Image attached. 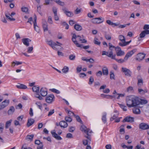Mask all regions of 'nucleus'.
Returning a JSON list of instances; mask_svg holds the SVG:
<instances>
[{"instance_id": "nucleus-21", "label": "nucleus", "mask_w": 149, "mask_h": 149, "mask_svg": "<svg viewBox=\"0 0 149 149\" xmlns=\"http://www.w3.org/2000/svg\"><path fill=\"white\" fill-rule=\"evenodd\" d=\"M138 91L139 93L142 95H144L146 93H147L148 92V89H143L141 88H139Z\"/></svg>"}, {"instance_id": "nucleus-32", "label": "nucleus", "mask_w": 149, "mask_h": 149, "mask_svg": "<svg viewBox=\"0 0 149 149\" xmlns=\"http://www.w3.org/2000/svg\"><path fill=\"white\" fill-rule=\"evenodd\" d=\"M34 137V135H27L26 136V139L28 141H31L33 140Z\"/></svg>"}, {"instance_id": "nucleus-54", "label": "nucleus", "mask_w": 149, "mask_h": 149, "mask_svg": "<svg viewBox=\"0 0 149 149\" xmlns=\"http://www.w3.org/2000/svg\"><path fill=\"white\" fill-rule=\"evenodd\" d=\"M22 11L26 13L28 11V9L27 7H23L21 8Z\"/></svg>"}, {"instance_id": "nucleus-43", "label": "nucleus", "mask_w": 149, "mask_h": 149, "mask_svg": "<svg viewBox=\"0 0 149 149\" xmlns=\"http://www.w3.org/2000/svg\"><path fill=\"white\" fill-rule=\"evenodd\" d=\"M119 106L124 111H126L127 110V107L125 106L122 104H120Z\"/></svg>"}, {"instance_id": "nucleus-58", "label": "nucleus", "mask_w": 149, "mask_h": 149, "mask_svg": "<svg viewBox=\"0 0 149 149\" xmlns=\"http://www.w3.org/2000/svg\"><path fill=\"white\" fill-rule=\"evenodd\" d=\"M54 18L56 21H58L59 20V17L57 15V13L54 14Z\"/></svg>"}, {"instance_id": "nucleus-4", "label": "nucleus", "mask_w": 149, "mask_h": 149, "mask_svg": "<svg viewBox=\"0 0 149 149\" xmlns=\"http://www.w3.org/2000/svg\"><path fill=\"white\" fill-rule=\"evenodd\" d=\"M118 38L121 41V42H120L119 43V45L121 47L126 46L131 42V40L128 42H126L125 38L122 35H119Z\"/></svg>"}, {"instance_id": "nucleus-45", "label": "nucleus", "mask_w": 149, "mask_h": 149, "mask_svg": "<svg viewBox=\"0 0 149 149\" xmlns=\"http://www.w3.org/2000/svg\"><path fill=\"white\" fill-rule=\"evenodd\" d=\"M33 49V47H29L27 48V52L29 53H31Z\"/></svg>"}, {"instance_id": "nucleus-5", "label": "nucleus", "mask_w": 149, "mask_h": 149, "mask_svg": "<svg viewBox=\"0 0 149 149\" xmlns=\"http://www.w3.org/2000/svg\"><path fill=\"white\" fill-rule=\"evenodd\" d=\"M107 55L108 57L111 58L112 59L115 60L116 61L119 63H122L127 61L126 60H125V57L123 59H116L115 58L116 56V54H114V55H112V53L111 52L109 54Z\"/></svg>"}, {"instance_id": "nucleus-27", "label": "nucleus", "mask_w": 149, "mask_h": 149, "mask_svg": "<svg viewBox=\"0 0 149 149\" xmlns=\"http://www.w3.org/2000/svg\"><path fill=\"white\" fill-rule=\"evenodd\" d=\"M74 29L77 31H80L82 29V27L79 24H75L74 26Z\"/></svg>"}, {"instance_id": "nucleus-56", "label": "nucleus", "mask_w": 149, "mask_h": 149, "mask_svg": "<svg viewBox=\"0 0 149 149\" xmlns=\"http://www.w3.org/2000/svg\"><path fill=\"white\" fill-rule=\"evenodd\" d=\"M105 38L107 40H110L111 39V36L109 34H105Z\"/></svg>"}, {"instance_id": "nucleus-47", "label": "nucleus", "mask_w": 149, "mask_h": 149, "mask_svg": "<svg viewBox=\"0 0 149 149\" xmlns=\"http://www.w3.org/2000/svg\"><path fill=\"white\" fill-rule=\"evenodd\" d=\"M35 104L36 105L38 108L41 109L42 108V105L40 102H36Z\"/></svg>"}, {"instance_id": "nucleus-42", "label": "nucleus", "mask_w": 149, "mask_h": 149, "mask_svg": "<svg viewBox=\"0 0 149 149\" xmlns=\"http://www.w3.org/2000/svg\"><path fill=\"white\" fill-rule=\"evenodd\" d=\"M94 43L95 44L98 45H100V42L98 41V39L95 38L94 39Z\"/></svg>"}, {"instance_id": "nucleus-12", "label": "nucleus", "mask_w": 149, "mask_h": 149, "mask_svg": "<svg viewBox=\"0 0 149 149\" xmlns=\"http://www.w3.org/2000/svg\"><path fill=\"white\" fill-rule=\"evenodd\" d=\"M40 93L42 96L45 97L47 94V90L45 88H42L40 90Z\"/></svg>"}, {"instance_id": "nucleus-39", "label": "nucleus", "mask_w": 149, "mask_h": 149, "mask_svg": "<svg viewBox=\"0 0 149 149\" xmlns=\"http://www.w3.org/2000/svg\"><path fill=\"white\" fill-rule=\"evenodd\" d=\"M87 140H84L83 141V144L85 145H87L89 143H90L91 141V138H90V140L87 139Z\"/></svg>"}, {"instance_id": "nucleus-46", "label": "nucleus", "mask_w": 149, "mask_h": 149, "mask_svg": "<svg viewBox=\"0 0 149 149\" xmlns=\"http://www.w3.org/2000/svg\"><path fill=\"white\" fill-rule=\"evenodd\" d=\"M75 58V56L74 54H70L69 56V58L71 60H74Z\"/></svg>"}, {"instance_id": "nucleus-3", "label": "nucleus", "mask_w": 149, "mask_h": 149, "mask_svg": "<svg viewBox=\"0 0 149 149\" xmlns=\"http://www.w3.org/2000/svg\"><path fill=\"white\" fill-rule=\"evenodd\" d=\"M80 129L82 132H84L86 134V135H85V136L90 140V136L91 135V134L93 132L92 131L87 128L84 125H82Z\"/></svg>"}, {"instance_id": "nucleus-10", "label": "nucleus", "mask_w": 149, "mask_h": 149, "mask_svg": "<svg viewBox=\"0 0 149 149\" xmlns=\"http://www.w3.org/2000/svg\"><path fill=\"white\" fill-rule=\"evenodd\" d=\"M9 103L8 100H5L0 104V110L4 109L7 106Z\"/></svg>"}, {"instance_id": "nucleus-17", "label": "nucleus", "mask_w": 149, "mask_h": 149, "mask_svg": "<svg viewBox=\"0 0 149 149\" xmlns=\"http://www.w3.org/2000/svg\"><path fill=\"white\" fill-rule=\"evenodd\" d=\"M42 26L44 32H46L48 30L47 23L44 19H43L42 20Z\"/></svg>"}, {"instance_id": "nucleus-53", "label": "nucleus", "mask_w": 149, "mask_h": 149, "mask_svg": "<svg viewBox=\"0 0 149 149\" xmlns=\"http://www.w3.org/2000/svg\"><path fill=\"white\" fill-rule=\"evenodd\" d=\"M48 22L50 24H52L53 23V21L52 19V18L51 16H49L48 17Z\"/></svg>"}, {"instance_id": "nucleus-62", "label": "nucleus", "mask_w": 149, "mask_h": 149, "mask_svg": "<svg viewBox=\"0 0 149 149\" xmlns=\"http://www.w3.org/2000/svg\"><path fill=\"white\" fill-rule=\"evenodd\" d=\"M110 90L109 89L107 88L103 90V92L105 93H108L110 92Z\"/></svg>"}, {"instance_id": "nucleus-25", "label": "nucleus", "mask_w": 149, "mask_h": 149, "mask_svg": "<svg viewBox=\"0 0 149 149\" xmlns=\"http://www.w3.org/2000/svg\"><path fill=\"white\" fill-rule=\"evenodd\" d=\"M35 122L34 120L32 118H30L28 120L27 123V126L28 127L30 126L33 125Z\"/></svg>"}, {"instance_id": "nucleus-22", "label": "nucleus", "mask_w": 149, "mask_h": 149, "mask_svg": "<svg viewBox=\"0 0 149 149\" xmlns=\"http://www.w3.org/2000/svg\"><path fill=\"white\" fill-rule=\"evenodd\" d=\"M59 125L61 127L66 128L68 126V125L67 123L65 121H62L59 123Z\"/></svg>"}, {"instance_id": "nucleus-6", "label": "nucleus", "mask_w": 149, "mask_h": 149, "mask_svg": "<svg viewBox=\"0 0 149 149\" xmlns=\"http://www.w3.org/2000/svg\"><path fill=\"white\" fill-rule=\"evenodd\" d=\"M104 21V18L102 17L94 18L91 19L92 22L94 24H100Z\"/></svg>"}, {"instance_id": "nucleus-41", "label": "nucleus", "mask_w": 149, "mask_h": 149, "mask_svg": "<svg viewBox=\"0 0 149 149\" xmlns=\"http://www.w3.org/2000/svg\"><path fill=\"white\" fill-rule=\"evenodd\" d=\"M5 15L6 17L9 19L11 21H14L15 20V19L13 18L10 17L8 15L7 13H5Z\"/></svg>"}, {"instance_id": "nucleus-50", "label": "nucleus", "mask_w": 149, "mask_h": 149, "mask_svg": "<svg viewBox=\"0 0 149 149\" xmlns=\"http://www.w3.org/2000/svg\"><path fill=\"white\" fill-rule=\"evenodd\" d=\"M4 124L2 123H0V134L2 133L3 129Z\"/></svg>"}, {"instance_id": "nucleus-28", "label": "nucleus", "mask_w": 149, "mask_h": 149, "mask_svg": "<svg viewBox=\"0 0 149 149\" xmlns=\"http://www.w3.org/2000/svg\"><path fill=\"white\" fill-rule=\"evenodd\" d=\"M107 113L106 112L103 113V115L102 118V122L104 123H107Z\"/></svg>"}, {"instance_id": "nucleus-52", "label": "nucleus", "mask_w": 149, "mask_h": 149, "mask_svg": "<svg viewBox=\"0 0 149 149\" xmlns=\"http://www.w3.org/2000/svg\"><path fill=\"white\" fill-rule=\"evenodd\" d=\"M51 91L54 93H56L57 94H59L60 93V91L55 88H53L51 89Z\"/></svg>"}, {"instance_id": "nucleus-20", "label": "nucleus", "mask_w": 149, "mask_h": 149, "mask_svg": "<svg viewBox=\"0 0 149 149\" xmlns=\"http://www.w3.org/2000/svg\"><path fill=\"white\" fill-rule=\"evenodd\" d=\"M114 112L115 113L114 114L113 116L111 117L110 119V120L111 121L115 119L118 116V113L117 110H114Z\"/></svg>"}, {"instance_id": "nucleus-26", "label": "nucleus", "mask_w": 149, "mask_h": 149, "mask_svg": "<svg viewBox=\"0 0 149 149\" xmlns=\"http://www.w3.org/2000/svg\"><path fill=\"white\" fill-rule=\"evenodd\" d=\"M32 90L33 92L36 93H38L39 90V87L38 86H35L32 88Z\"/></svg>"}, {"instance_id": "nucleus-63", "label": "nucleus", "mask_w": 149, "mask_h": 149, "mask_svg": "<svg viewBox=\"0 0 149 149\" xmlns=\"http://www.w3.org/2000/svg\"><path fill=\"white\" fill-rule=\"evenodd\" d=\"M52 10L54 14L57 13V8L56 7H53Z\"/></svg>"}, {"instance_id": "nucleus-48", "label": "nucleus", "mask_w": 149, "mask_h": 149, "mask_svg": "<svg viewBox=\"0 0 149 149\" xmlns=\"http://www.w3.org/2000/svg\"><path fill=\"white\" fill-rule=\"evenodd\" d=\"M54 112V109H51L50 111L49 112L47 116H52Z\"/></svg>"}, {"instance_id": "nucleus-33", "label": "nucleus", "mask_w": 149, "mask_h": 149, "mask_svg": "<svg viewBox=\"0 0 149 149\" xmlns=\"http://www.w3.org/2000/svg\"><path fill=\"white\" fill-rule=\"evenodd\" d=\"M100 96L103 98H105L106 99L111 98L112 97V96L106 95L104 94H101L100 95Z\"/></svg>"}, {"instance_id": "nucleus-57", "label": "nucleus", "mask_w": 149, "mask_h": 149, "mask_svg": "<svg viewBox=\"0 0 149 149\" xmlns=\"http://www.w3.org/2000/svg\"><path fill=\"white\" fill-rule=\"evenodd\" d=\"M114 75L113 72L111 71L110 72V78L111 79H114Z\"/></svg>"}, {"instance_id": "nucleus-15", "label": "nucleus", "mask_w": 149, "mask_h": 149, "mask_svg": "<svg viewBox=\"0 0 149 149\" xmlns=\"http://www.w3.org/2000/svg\"><path fill=\"white\" fill-rule=\"evenodd\" d=\"M122 71L124 73L125 75L129 77L131 76L132 72L130 70L126 68H122Z\"/></svg>"}, {"instance_id": "nucleus-16", "label": "nucleus", "mask_w": 149, "mask_h": 149, "mask_svg": "<svg viewBox=\"0 0 149 149\" xmlns=\"http://www.w3.org/2000/svg\"><path fill=\"white\" fill-rule=\"evenodd\" d=\"M140 129L146 130L149 129V125L144 123H141L139 125Z\"/></svg>"}, {"instance_id": "nucleus-44", "label": "nucleus", "mask_w": 149, "mask_h": 149, "mask_svg": "<svg viewBox=\"0 0 149 149\" xmlns=\"http://www.w3.org/2000/svg\"><path fill=\"white\" fill-rule=\"evenodd\" d=\"M65 121L66 122H70L72 121V118L70 117L66 116L65 118Z\"/></svg>"}, {"instance_id": "nucleus-61", "label": "nucleus", "mask_w": 149, "mask_h": 149, "mask_svg": "<svg viewBox=\"0 0 149 149\" xmlns=\"http://www.w3.org/2000/svg\"><path fill=\"white\" fill-rule=\"evenodd\" d=\"M68 111V115L69 116H74V115H75V114L72 112L70 111Z\"/></svg>"}, {"instance_id": "nucleus-36", "label": "nucleus", "mask_w": 149, "mask_h": 149, "mask_svg": "<svg viewBox=\"0 0 149 149\" xmlns=\"http://www.w3.org/2000/svg\"><path fill=\"white\" fill-rule=\"evenodd\" d=\"M68 70L69 68L66 66H65L62 70V72L65 74L68 72Z\"/></svg>"}, {"instance_id": "nucleus-8", "label": "nucleus", "mask_w": 149, "mask_h": 149, "mask_svg": "<svg viewBox=\"0 0 149 149\" xmlns=\"http://www.w3.org/2000/svg\"><path fill=\"white\" fill-rule=\"evenodd\" d=\"M47 44L52 47L54 49L57 50V47L58 46L60 45H57L56 43L53 42L52 40H47L46 41Z\"/></svg>"}, {"instance_id": "nucleus-59", "label": "nucleus", "mask_w": 149, "mask_h": 149, "mask_svg": "<svg viewBox=\"0 0 149 149\" xmlns=\"http://www.w3.org/2000/svg\"><path fill=\"white\" fill-rule=\"evenodd\" d=\"M106 22L109 25L113 26V23L111 22L110 20H108L106 21Z\"/></svg>"}, {"instance_id": "nucleus-29", "label": "nucleus", "mask_w": 149, "mask_h": 149, "mask_svg": "<svg viewBox=\"0 0 149 149\" xmlns=\"http://www.w3.org/2000/svg\"><path fill=\"white\" fill-rule=\"evenodd\" d=\"M113 47H111V49H109V50H110V51L109 52H106L105 51H103L102 52V55H106L107 56H108L107 55L108 54H109L111 52L112 53V55H113V52H112L113 49Z\"/></svg>"}, {"instance_id": "nucleus-14", "label": "nucleus", "mask_w": 149, "mask_h": 149, "mask_svg": "<svg viewBox=\"0 0 149 149\" xmlns=\"http://www.w3.org/2000/svg\"><path fill=\"white\" fill-rule=\"evenodd\" d=\"M146 55L143 53H139L137 54L136 60L140 61L144 58Z\"/></svg>"}, {"instance_id": "nucleus-31", "label": "nucleus", "mask_w": 149, "mask_h": 149, "mask_svg": "<svg viewBox=\"0 0 149 149\" xmlns=\"http://www.w3.org/2000/svg\"><path fill=\"white\" fill-rule=\"evenodd\" d=\"M63 10L65 13L68 17H72L73 16V14L72 12L66 10Z\"/></svg>"}, {"instance_id": "nucleus-7", "label": "nucleus", "mask_w": 149, "mask_h": 149, "mask_svg": "<svg viewBox=\"0 0 149 149\" xmlns=\"http://www.w3.org/2000/svg\"><path fill=\"white\" fill-rule=\"evenodd\" d=\"M54 100V96L53 94H49L46 97L45 101L47 103H51Z\"/></svg>"}, {"instance_id": "nucleus-40", "label": "nucleus", "mask_w": 149, "mask_h": 149, "mask_svg": "<svg viewBox=\"0 0 149 149\" xmlns=\"http://www.w3.org/2000/svg\"><path fill=\"white\" fill-rule=\"evenodd\" d=\"M74 116L75 118H76V120L78 122H79L80 123H82L81 119L79 116L75 114Z\"/></svg>"}, {"instance_id": "nucleus-37", "label": "nucleus", "mask_w": 149, "mask_h": 149, "mask_svg": "<svg viewBox=\"0 0 149 149\" xmlns=\"http://www.w3.org/2000/svg\"><path fill=\"white\" fill-rule=\"evenodd\" d=\"M33 26H34V30L38 33H39L40 32V30L39 27L37 25V23L33 24Z\"/></svg>"}, {"instance_id": "nucleus-24", "label": "nucleus", "mask_w": 149, "mask_h": 149, "mask_svg": "<svg viewBox=\"0 0 149 149\" xmlns=\"http://www.w3.org/2000/svg\"><path fill=\"white\" fill-rule=\"evenodd\" d=\"M16 87L18 88L23 89L27 88V87L26 86L20 83H18V85L16 86Z\"/></svg>"}, {"instance_id": "nucleus-38", "label": "nucleus", "mask_w": 149, "mask_h": 149, "mask_svg": "<svg viewBox=\"0 0 149 149\" xmlns=\"http://www.w3.org/2000/svg\"><path fill=\"white\" fill-rule=\"evenodd\" d=\"M12 121V120H10L6 122L5 126L6 129L8 128V127L10 125Z\"/></svg>"}, {"instance_id": "nucleus-64", "label": "nucleus", "mask_w": 149, "mask_h": 149, "mask_svg": "<svg viewBox=\"0 0 149 149\" xmlns=\"http://www.w3.org/2000/svg\"><path fill=\"white\" fill-rule=\"evenodd\" d=\"M37 149H43V145L42 143H41V144H40L37 147Z\"/></svg>"}, {"instance_id": "nucleus-13", "label": "nucleus", "mask_w": 149, "mask_h": 149, "mask_svg": "<svg viewBox=\"0 0 149 149\" xmlns=\"http://www.w3.org/2000/svg\"><path fill=\"white\" fill-rule=\"evenodd\" d=\"M52 136L55 139L58 140H61L62 139L61 137L56 133V130H54L51 131Z\"/></svg>"}, {"instance_id": "nucleus-18", "label": "nucleus", "mask_w": 149, "mask_h": 149, "mask_svg": "<svg viewBox=\"0 0 149 149\" xmlns=\"http://www.w3.org/2000/svg\"><path fill=\"white\" fill-rule=\"evenodd\" d=\"M134 121V118L129 116L126 117L123 120V123L126 122H133Z\"/></svg>"}, {"instance_id": "nucleus-23", "label": "nucleus", "mask_w": 149, "mask_h": 149, "mask_svg": "<svg viewBox=\"0 0 149 149\" xmlns=\"http://www.w3.org/2000/svg\"><path fill=\"white\" fill-rule=\"evenodd\" d=\"M15 109L13 106H11L10 107L8 111V114L9 115L12 114L15 111Z\"/></svg>"}, {"instance_id": "nucleus-2", "label": "nucleus", "mask_w": 149, "mask_h": 149, "mask_svg": "<svg viewBox=\"0 0 149 149\" xmlns=\"http://www.w3.org/2000/svg\"><path fill=\"white\" fill-rule=\"evenodd\" d=\"M72 40L73 42L75 44L76 46L78 47H82L83 45L79 44L78 43L77 41H76V39L77 40H79L80 41H81L82 43H86L87 41L84 39H82L81 36H77L74 33L72 34Z\"/></svg>"}, {"instance_id": "nucleus-9", "label": "nucleus", "mask_w": 149, "mask_h": 149, "mask_svg": "<svg viewBox=\"0 0 149 149\" xmlns=\"http://www.w3.org/2000/svg\"><path fill=\"white\" fill-rule=\"evenodd\" d=\"M115 50L116 51L117 55L118 56H123L125 54V52L124 51L121 50V48L119 47H116Z\"/></svg>"}, {"instance_id": "nucleus-11", "label": "nucleus", "mask_w": 149, "mask_h": 149, "mask_svg": "<svg viewBox=\"0 0 149 149\" xmlns=\"http://www.w3.org/2000/svg\"><path fill=\"white\" fill-rule=\"evenodd\" d=\"M136 51V49H134L128 52L125 57V59L127 61L128 58L131 57Z\"/></svg>"}, {"instance_id": "nucleus-60", "label": "nucleus", "mask_w": 149, "mask_h": 149, "mask_svg": "<svg viewBox=\"0 0 149 149\" xmlns=\"http://www.w3.org/2000/svg\"><path fill=\"white\" fill-rule=\"evenodd\" d=\"M75 130V128L73 127H70L69 129V131L70 132H73Z\"/></svg>"}, {"instance_id": "nucleus-34", "label": "nucleus", "mask_w": 149, "mask_h": 149, "mask_svg": "<svg viewBox=\"0 0 149 149\" xmlns=\"http://www.w3.org/2000/svg\"><path fill=\"white\" fill-rule=\"evenodd\" d=\"M133 112L135 114H139L140 113V111L139 108H135L133 109Z\"/></svg>"}, {"instance_id": "nucleus-19", "label": "nucleus", "mask_w": 149, "mask_h": 149, "mask_svg": "<svg viewBox=\"0 0 149 149\" xmlns=\"http://www.w3.org/2000/svg\"><path fill=\"white\" fill-rule=\"evenodd\" d=\"M22 40L24 44L26 46H29V42L31 41V40L28 38H23L22 39Z\"/></svg>"}, {"instance_id": "nucleus-51", "label": "nucleus", "mask_w": 149, "mask_h": 149, "mask_svg": "<svg viewBox=\"0 0 149 149\" xmlns=\"http://www.w3.org/2000/svg\"><path fill=\"white\" fill-rule=\"evenodd\" d=\"M133 88L132 86H129L127 89V91L128 92H131L133 91Z\"/></svg>"}, {"instance_id": "nucleus-1", "label": "nucleus", "mask_w": 149, "mask_h": 149, "mask_svg": "<svg viewBox=\"0 0 149 149\" xmlns=\"http://www.w3.org/2000/svg\"><path fill=\"white\" fill-rule=\"evenodd\" d=\"M126 100L127 105L129 107H136L141 104H146L148 103L147 100H141L140 101L138 97L132 95L127 96Z\"/></svg>"}, {"instance_id": "nucleus-55", "label": "nucleus", "mask_w": 149, "mask_h": 149, "mask_svg": "<svg viewBox=\"0 0 149 149\" xmlns=\"http://www.w3.org/2000/svg\"><path fill=\"white\" fill-rule=\"evenodd\" d=\"M81 12L80 9L77 8L74 11V13L76 14H79Z\"/></svg>"}, {"instance_id": "nucleus-30", "label": "nucleus", "mask_w": 149, "mask_h": 149, "mask_svg": "<svg viewBox=\"0 0 149 149\" xmlns=\"http://www.w3.org/2000/svg\"><path fill=\"white\" fill-rule=\"evenodd\" d=\"M102 73L104 75H107L108 74V71L107 67H105L102 68Z\"/></svg>"}, {"instance_id": "nucleus-35", "label": "nucleus", "mask_w": 149, "mask_h": 149, "mask_svg": "<svg viewBox=\"0 0 149 149\" xmlns=\"http://www.w3.org/2000/svg\"><path fill=\"white\" fill-rule=\"evenodd\" d=\"M137 84L138 86L139 87H141L143 85V82L142 79L141 78L138 79Z\"/></svg>"}, {"instance_id": "nucleus-49", "label": "nucleus", "mask_w": 149, "mask_h": 149, "mask_svg": "<svg viewBox=\"0 0 149 149\" xmlns=\"http://www.w3.org/2000/svg\"><path fill=\"white\" fill-rule=\"evenodd\" d=\"M94 81V79L93 77L92 76L90 77L89 79V81L88 82V84L90 85H91L92 84Z\"/></svg>"}]
</instances>
